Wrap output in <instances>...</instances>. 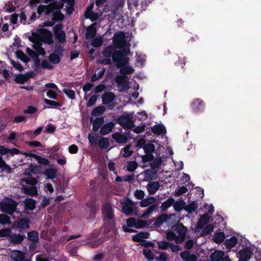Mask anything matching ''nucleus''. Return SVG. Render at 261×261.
Wrapping results in <instances>:
<instances>
[{"label": "nucleus", "instance_id": "4", "mask_svg": "<svg viewBox=\"0 0 261 261\" xmlns=\"http://www.w3.org/2000/svg\"><path fill=\"white\" fill-rule=\"evenodd\" d=\"M17 202L11 198H6L0 202V211L11 215L15 210Z\"/></svg>", "mask_w": 261, "mask_h": 261}, {"label": "nucleus", "instance_id": "52", "mask_svg": "<svg viewBox=\"0 0 261 261\" xmlns=\"http://www.w3.org/2000/svg\"><path fill=\"white\" fill-rule=\"evenodd\" d=\"M143 253L146 258L149 260H152L154 258L153 253L149 248H145L143 249Z\"/></svg>", "mask_w": 261, "mask_h": 261}, {"label": "nucleus", "instance_id": "59", "mask_svg": "<svg viewBox=\"0 0 261 261\" xmlns=\"http://www.w3.org/2000/svg\"><path fill=\"white\" fill-rule=\"evenodd\" d=\"M85 17L87 18H89L92 21L96 20L98 18V14L93 11H91L89 13L85 14Z\"/></svg>", "mask_w": 261, "mask_h": 261}, {"label": "nucleus", "instance_id": "44", "mask_svg": "<svg viewBox=\"0 0 261 261\" xmlns=\"http://www.w3.org/2000/svg\"><path fill=\"white\" fill-rule=\"evenodd\" d=\"M64 52V48L63 46H62L60 44L56 43V48L53 51V54H56V55L60 56V57L63 55V53Z\"/></svg>", "mask_w": 261, "mask_h": 261}, {"label": "nucleus", "instance_id": "18", "mask_svg": "<svg viewBox=\"0 0 261 261\" xmlns=\"http://www.w3.org/2000/svg\"><path fill=\"white\" fill-rule=\"evenodd\" d=\"M115 126V124L113 122L106 123L103 125L100 128V133L102 135H106L112 132Z\"/></svg>", "mask_w": 261, "mask_h": 261}, {"label": "nucleus", "instance_id": "25", "mask_svg": "<svg viewBox=\"0 0 261 261\" xmlns=\"http://www.w3.org/2000/svg\"><path fill=\"white\" fill-rule=\"evenodd\" d=\"M133 206L134 203L132 201H127L123 203L122 207L123 212L127 215H130L133 212Z\"/></svg>", "mask_w": 261, "mask_h": 261}, {"label": "nucleus", "instance_id": "50", "mask_svg": "<svg viewBox=\"0 0 261 261\" xmlns=\"http://www.w3.org/2000/svg\"><path fill=\"white\" fill-rule=\"evenodd\" d=\"M103 43V39L101 37H97L93 39L91 45L94 47H99Z\"/></svg>", "mask_w": 261, "mask_h": 261}, {"label": "nucleus", "instance_id": "11", "mask_svg": "<svg viewBox=\"0 0 261 261\" xmlns=\"http://www.w3.org/2000/svg\"><path fill=\"white\" fill-rule=\"evenodd\" d=\"M113 42L116 47L117 46L119 48L120 46L124 45L126 43L124 33L123 32H120L115 34L113 38Z\"/></svg>", "mask_w": 261, "mask_h": 261}, {"label": "nucleus", "instance_id": "63", "mask_svg": "<svg viewBox=\"0 0 261 261\" xmlns=\"http://www.w3.org/2000/svg\"><path fill=\"white\" fill-rule=\"evenodd\" d=\"M134 195L137 199L141 200L144 198L145 193L142 190H137L134 193Z\"/></svg>", "mask_w": 261, "mask_h": 261}, {"label": "nucleus", "instance_id": "19", "mask_svg": "<svg viewBox=\"0 0 261 261\" xmlns=\"http://www.w3.org/2000/svg\"><path fill=\"white\" fill-rule=\"evenodd\" d=\"M102 102L103 105H109L115 98V94L112 92H105L101 96Z\"/></svg>", "mask_w": 261, "mask_h": 261}, {"label": "nucleus", "instance_id": "5", "mask_svg": "<svg viewBox=\"0 0 261 261\" xmlns=\"http://www.w3.org/2000/svg\"><path fill=\"white\" fill-rule=\"evenodd\" d=\"M117 123L124 129H132L134 126V122L129 115H122L118 117Z\"/></svg>", "mask_w": 261, "mask_h": 261}, {"label": "nucleus", "instance_id": "23", "mask_svg": "<svg viewBox=\"0 0 261 261\" xmlns=\"http://www.w3.org/2000/svg\"><path fill=\"white\" fill-rule=\"evenodd\" d=\"M180 256L184 261H196L197 259L195 254H191L188 251L181 252Z\"/></svg>", "mask_w": 261, "mask_h": 261}, {"label": "nucleus", "instance_id": "29", "mask_svg": "<svg viewBox=\"0 0 261 261\" xmlns=\"http://www.w3.org/2000/svg\"><path fill=\"white\" fill-rule=\"evenodd\" d=\"M31 77V75L28 74H18L16 75L15 81L16 83L23 84L25 82L28 81L29 79Z\"/></svg>", "mask_w": 261, "mask_h": 261}, {"label": "nucleus", "instance_id": "40", "mask_svg": "<svg viewBox=\"0 0 261 261\" xmlns=\"http://www.w3.org/2000/svg\"><path fill=\"white\" fill-rule=\"evenodd\" d=\"M61 57L56 54H51L48 57V60L52 64H59L61 62Z\"/></svg>", "mask_w": 261, "mask_h": 261}, {"label": "nucleus", "instance_id": "45", "mask_svg": "<svg viewBox=\"0 0 261 261\" xmlns=\"http://www.w3.org/2000/svg\"><path fill=\"white\" fill-rule=\"evenodd\" d=\"M149 234L147 232H140L133 236V240L136 242H140L143 239L147 238Z\"/></svg>", "mask_w": 261, "mask_h": 261}, {"label": "nucleus", "instance_id": "14", "mask_svg": "<svg viewBox=\"0 0 261 261\" xmlns=\"http://www.w3.org/2000/svg\"><path fill=\"white\" fill-rule=\"evenodd\" d=\"M90 123L92 124V130L97 132L102 126L104 122V118L102 117H97L95 120L92 117L90 118Z\"/></svg>", "mask_w": 261, "mask_h": 261}, {"label": "nucleus", "instance_id": "15", "mask_svg": "<svg viewBox=\"0 0 261 261\" xmlns=\"http://www.w3.org/2000/svg\"><path fill=\"white\" fill-rule=\"evenodd\" d=\"M96 23H93L86 28L85 38L87 39L93 38L96 34Z\"/></svg>", "mask_w": 261, "mask_h": 261}, {"label": "nucleus", "instance_id": "24", "mask_svg": "<svg viewBox=\"0 0 261 261\" xmlns=\"http://www.w3.org/2000/svg\"><path fill=\"white\" fill-rule=\"evenodd\" d=\"M154 166L150 169H147L145 171L146 178L148 179H153L156 177V171L154 169L155 168L158 167L159 164H153Z\"/></svg>", "mask_w": 261, "mask_h": 261}, {"label": "nucleus", "instance_id": "33", "mask_svg": "<svg viewBox=\"0 0 261 261\" xmlns=\"http://www.w3.org/2000/svg\"><path fill=\"white\" fill-rule=\"evenodd\" d=\"M11 257L15 261H22L24 258V253L20 251L14 250L11 253Z\"/></svg>", "mask_w": 261, "mask_h": 261}, {"label": "nucleus", "instance_id": "10", "mask_svg": "<svg viewBox=\"0 0 261 261\" xmlns=\"http://www.w3.org/2000/svg\"><path fill=\"white\" fill-rule=\"evenodd\" d=\"M115 82L118 86L122 90H127L129 88L128 86V77L127 75H118L115 77Z\"/></svg>", "mask_w": 261, "mask_h": 261}, {"label": "nucleus", "instance_id": "62", "mask_svg": "<svg viewBox=\"0 0 261 261\" xmlns=\"http://www.w3.org/2000/svg\"><path fill=\"white\" fill-rule=\"evenodd\" d=\"M97 138L98 136L96 135H92V134L88 135L89 141L91 145L96 144L97 143Z\"/></svg>", "mask_w": 261, "mask_h": 261}, {"label": "nucleus", "instance_id": "20", "mask_svg": "<svg viewBox=\"0 0 261 261\" xmlns=\"http://www.w3.org/2000/svg\"><path fill=\"white\" fill-rule=\"evenodd\" d=\"M151 131L157 135H165L166 133V127L161 124H155L151 127Z\"/></svg>", "mask_w": 261, "mask_h": 261}, {"label": "nucleus", "instance_id": "37", "mask_svg": "<svg viewBox=\"0 0 261 261\" xmlns=\"http://www.w3.org/2000/svg\"><path fill=\"white\" fill-rule=\"evenodd\" d=\"M132 147V145H127L125 147L122 148L121 151V153L122 152V156L124 158H128L132 155L133 153V151L130 150Z\"/></svg>", "mask_w": 261, "mask_h": 261}, {"label": "nucleus", "instance_id": "2", "mask_svg": "<svg viewBox=\"0 0 261 261\" xmlns=\"http://www.w3.org/2000/svg\"><path fill=\"white\" fill-rule=\"evenodd\" d=\"M62 2H55L50 5H40L37 8V13L40 15L43 13L46 16H52L51 20L54 22L62 21L64 15L61 10L63 8Z\"/></svg>", "mask_w": 261, "mask_h": 261}, {"label": "nucleus", "instance_id": "21", "mask_svg": "<svg viewBox=\"0 0 261 261\" xmlns=\"http://www.w3.org/2000/svg\"><path fill=\"white\" fill-rule=\"evenodd\" d=\"M113 139L117 143L124 144L126 143L127 138L125 135L119 132L115 133L112 135Z\"/></svg>", "mask_w": 261, "mask_h": 261}, {"label": "nucleus", "instance_id": "34", "mask_svg": "<svg viewBox=\"0 0 261 261\" xmlns=\"http://www.w3.org/2000/svg\"><path fill=\"white\" fill-rule=\"evenodd\" d=\"M30 220L28 218H23L17 223V226L20 229H28L29 228Z\"/></svg>", "mask_w": 261, "mask_h": 261}, {"label": "nucleus", "instance_id": "61", "mask_svg": "<svg viewBox=\"0 0 261 261\" xmlns=\"http://www.w3.org/2000/svg\"><path fill=\"white\" fill-rule=\"evenodd\" d=\"M154 159V156L152 154L146 153L145 155L142 156V162L145 163L147 162H150L153 161Z\"/></svg>", "mask_w": 261, "mask_h": 261}, {"label": "nucleus", "instance_id": "16", "mask_svg": "<svg viewBox=\"0 0 261 261\" xmlns=\"http://www.w3.org/2000/svg\"><path fill=\"white\" fill-rule=\"evenodd\" d=\"M26 157H31L34 158L37 163H50L49 160L45 158H43L41 156L30 152H23L22 153Z\"/></svg>", "mask_w": 261, "mask_h": 261}, {"label": "nucleus", "instance_id": "49", "mask_svg": "<svg viewBox=\"0 0 261 261\" xmlns=\"http://www.w3.org/2000/svg\"><path fill=\"white\" fill-rule=\"evenodd\" d=\"M175 215H171L169 217L166 214L161 215L158 219V223L159 224L162 223L165 221H168L173 218H175Z\"/></svg>", "mask_w": 261, "mask_h": 261}, {"label": "nucleus", "instance_id": "9", "mask_svg": "<svg viewBox=\"0 0 261 261\" xmlns=\"http://www.w3.org/2000/svg\"><path fill=\"white\" fill-rule=\"evenodd\" d=\"M103 220L105 221L112 220L114 218V212L112 205L109 203L103 205L102 210Z\"/></svg>", "mask_w": 261, "mask_h": 261}, {"label": "nucleus", "instance_id": "48", "mask_svg": "<svg viewBox=\"0 0 261 261\" xmlns=\"http://www.w3.org/2000/svg\"><path fill=\"white\" fill-rule=\"evenodd\" d=\"M143 149L145 153L152 154L155 150V146L151 143L146 144L143 146Z\"/></svg>", "mask_w": 261, "mask_h": 261}, {"label": "nucleus", "instance_id": "51", "mask_svg": "<svg viewBox=\"0 0 261 261\" xmlns=\"http://www.w3.org/2000/svg\"><path fill=\"white\" fill-rule=\"evenodd\" d=\"M99 145L102 149H107L110 145L108 138H102L99 141Z\"/></svg>", "mask_w": 261, "mask_h": 261}, {"label": "nucleus", "instance_id": "60", "mask_svg": "<svg viewBox=\"0 0 261 261\" xmlns=\"http://www.w3.org/2000/svg\"><path fill=\"white\" fill-rule=\"evenodd\" d=\"M38 109L36 107L32 106H30L28 107V108L23 111L24 114H35Z\"/></svg>", "mask_w": 261, "mask_h": 261}, {"label": "nucleus", "instance_id": "56", "mask_svg": "<svg viewBox=\"0 0 261 261\" xmlns=\"http://www.w3.org/2000/svg\"><path fill=\"white\" fill-rule=\"evenodd\" d=\"M28 239L33 242H37L38 240V233L35 231H33L28 233Z\"/></svg>", "mask_w": 261, "mask_h": 261}, {"label": "nucleus", "instance_id": "26", "mask_svg": "<svg viewBox=\"0 0 261 261\" xmlns=\"http://www.w3.org/2000/svg\"><path fill=\"white\" fill-rule=\"evenodd\" d=\"M47 179H54L57 177V170L54 168H48L46 169L43 172Z\"/></svg>", "mask_w": 261, "mask_h": 261}, {"label": "nucleus", "instance_id": "7", "mask_svg": "<svg viewBox=\"0 0 261 261\" xmlns=\"http://www.w3.org/2000/svg\"><path fill=\"white\" fill-rule=\"evenodd\" d=\"M190 107L193 113L198 114L204 111L205 103L204 101L200 98H195L191 102Z\"/></svg>", "mask_w": 261, "mask_h": 261}, {"label": "nucleus", "instance_id": "17", "mask_svg": "<svg viewBox=\"0 0 261 261\" xmlns=\"http://www.w3.org/2000/svg\"><path fill=\"white\" fill-rule=\"evenodd\" d=\"M252 252L249 248H245L239 252V255L241 261H248L251 256Z\"/></svg>", "mask_w": 261, "mask_h": 261}, {"label": "nucleus", "instance_id": "31", "mask_svg": "<svg viewBox=\"0 0 261 261\" xmlns=\"http://www.w3.org/2000/svg\"><path fill=\"white\" fill-rule=\"evenodd\" d=\"M106 111L105 107L102 106L97 107L94 108L91 112V115L92 116L96 117L101 115L104 113Z\"/></svg>", "mask_w": 261, "mask_h": 261}, {"label": "nucleus", "instance_id": "43", "mask_svg": "<svg viewBox=\"0 0 261 261\" xmlns=\"http://www.w3.org/2000/svg\"><path fill=\"white\" fill-rule=\"evenodd\" d=\"M185 202L182 200H179L173 203V206L176 211L179 212L183 209L185 207Z\"/></svg>", "mask_w": 261, "mask_h": 261}, {"label": "nucleus", "instance_id": "12", "mask_svg": "<svg viewBox=\"0 0 261 261\" xmlns=\"http://www.w3.org/2000/svg\"><path fill=\"white\" fill-rule=\"evenodd\" d=\"M175 231L178 236L177 242H182L184 241L186 234L187 232V228L182 224L179 223L177 225Z\"/></svg>", "mask_w": 261, "mask_h": 261}, {"label": "nucleus", "instance_id": "27", "mask_svg": "<svg viewBox=\"0 0 261 261\" xmlns=\"http://www.w3.org/2000/svg\"><path fill=\"white\" fill-rule=\"evenodd\" d=\"M157 205L156 204H152L149 206L145 211L140 216V218L142 219H146L153 213V212L156 209Z\"/></svg>", "mask_w": 261, "mask_h": 261}, {"label": "nucleus", "instance_id": "28", "mask_svg": "<svg viewBox=\"0 0 261 261\" xmlns=\"http://www.w3.org/2000/svg\"><path fill=\"white\" fill-rule=\"evenodd\" d=\"M155 201V199L153 197H149L142 199L140 202V205L142 207L150 206V205L154 204L153 203Z\"/></svg>", "mask_w": 261, "mask_h": 261}, {"label": "nucleus", "instance_id": "64", "mask_svg": "<svg viewBox=\"0 0 261 261\" xmlns=\"http://www.w3.org/2000/svg\"><path fill=\"white\" fill-rule=\"evenodd\" d=\"M12 231L11 229H3L0 230V237H9L11 235Z\"/></svg>", "mask_w": 261, "mask_h": 261}, {"label": "nucleus", "instance_id": "57", "mask_svg": "<svg viewBox=\"0 0 261 261\" xmlns=\"http://www.w3.org/2000/svg\"><path fill=\"white\" fill-rule=\"evenodd\" d=\"M170 243L165 241H159L158 245L159 249L162 250H166L169 247Z\"/></svg>", "mask_w": 261, "mask_h": 261}, {"label": "nucleus", "instance_id": "36", "mask_svg": "<svg viewBox=\"0 0 261 261\" xmlns=\"http://www.w3.org/2000/svg\"><path fill=\"white\" fill-rule=\"evenodd\" d=\"M238 239L236 237H232L229 239L226 240L225 242V245L226 248L230 249L235 246L237 244Z\"/></svg>", "mask_w": 261, "mask_h": 261}, {"label": "nucleus", "instance_id": "46", "mask_svg": "<svg viewBox=\"0 0 261 261\" xmlns=\"http://www.w3.org/2000/svg\"><path fill=\"white\" fill-rule=\"evenodd\" d=\"M43 101L45 104L50 106L51 108H56L62 106V103L59 101L51 100L46 98H44Z\"/></svg>", "mask_w": 261, "mask_h": 261}, {"label": "nucleus", "instance_id": "13", "mask_svg": "<svg viewBox=\"0 0 261 261\" xmlns=\"http://www.w3.org/2000/svg\"><path fill=\"white\" fill-rule=\"evenodd\" d=\"M41 38L45 43L51 45L54 43L51 32L46 29L43 30L41 33Z\"/></svg>", "mask_w": 261, "mask_h": 261}, {"label": "nucleus", "instance_id": "1", "mask_svg": "<svg viewBox=\"0 0 261 261\" xmlns=\"http://www.w3.org/2000/svg\"><path fill=\"white\" fill-rule=\"evenodd\" d=\"M130 53L129 48L117 50L115 46L109 45L102 51V55L106 58L99 59L96 62L104 65H111L112 63L110 57H112V61L116 63V67L117 68L121 67L128 63L129 58L126 56L129 55Z\"/></svg>", "mask_w": 261, "mask_h": 261}, {"label": "nucleus", "instance_id": "3", "mask_svg": "<svg viewBox=\"0 0 261 261\" xmlns=\"http://www.w3.org/2000/svg\"><path fill=\"white\" fill-rule=\"evenodd\" d=\"M23 182L29 185V186L27 187H23L24 193L31 196H35L37 194L38 191L36 187L35 186L37 183V180L35 178L31 177H28L25 179L21 178V182L22 186Z\"/></svg>", "mask_w": 261, "mask_h": 261}, {"label": "nucleus", "instance_id": "22", "mask_svg": "<svg viewBox=\"0 0 261 261\" xmlns=\"http://www.w3.org/2000/svg\"><path fill=\"white\" fill-rule=\"evenodd\" d=\"M160 185L158 182H149L146 186L147 190L149 194L152 195L159 189Z\"/></svg>", "mask_w": 261, "mask_h": 261}, {"label": "nucleus", "instance_id": "6", "mask_svg": "<svg viewBox=\"0 0 261 261\" xmlns=\"http://www.w3.org/2000/svg\"><path fill=\"white\" fill-rule=\"evenodd\" d=\"M127 226H123V228L125 231L130 232L132 229L129 227H135L140 228L145 227L147 223L146 222L141 220H136L134 218H131L126 220Z\"/></svg>", "mask_w": 261, "mask_h": 261}, {"label": "nucleus", "instance_id": "30", "mask_svg": "<svg viewBox=\"0 0 261 261\" xmlns=\"http://www.w3.org/2000/svg\"><path fill=\"white\" fill-rule=\"evenodd\" d=\"M24 208L28 210H33L36 206V202L32 198H27L24 201Z\"/></svg>", "mask_w": 261, "mask_h": 261}, {"label": "nucleus", "instance_id": "54", "mask_svg": "<svg viewBox=\"0 0 261 261\" xmlns=\"http://www.w3.org/2000/svg\"><path fill=\"white\" fill-rule=\"evenodd\" d=\"M166 238L168 240L175 241V242L179 243L177 242L178 236L176 233L172 231H169L167 233Z\"/></svg>", "mask_w": 261, "mask_h": 261}, {"label": "nucleus", "instance_id": "32", "mask_svg": "<svg viewBox=\"0 0 261 261\" xmlns=\"http://www.w3.org/2000/svg\"><path fill=\"white\" fill-rule=\"evenodd\" d=\"M224 252L222 251H216L210 256L211 261H220L224 256Z\"/></svg>", "mask_w": 261, "mask_h": 261}, {"label": "nucleus", "instance_id": "53", "mask_svg": "<svg viewBox=\"0 0 261 261\" xmlns=\"http://www.w3.org/2000/svg\"><path fill=\"white\" fill-rule=\"evenodd\" d=\"M31 172L33 174H39L41 172V167L40 164L35 165L34 166L33 164H31L30 166Z\"/></svg>", "mask_w": 261, "mask_h": 261}, {"label": "nucleus", "instance_id": "8", "mask_svg": "<svg viewBox=\"0 0 261 261\" xmlns=\"http://www.w3.org/2000/svg\"><path fill=\"white\" fill-rule=\"evenodd\" d=\"M63 25L62 23L55 25L54 27V33L55 38L60 43H63L66 41V34L62 30Z\"/></svg>", "mask_w": 261, "mask_h": 261}, {"label": "nucleus", "instance_id": "38", "mask_svg": "<svg viewBox=\"0 0 261 261\" xmlns=\"http://www.w3.org/2000/svg\"><path fill=\"white\" fill-rule=\"evenodd\" d=\"M210 219V217L208 215H203L200 219H199L198 224H197V228L200 229L203 227L204 225L206 224L207 222H208V220Z\"/></svg>", "mask_w": 261, "mask_h": 261}, {"label": "nucleus", "instance_id": "55", "mask_svg": "<svg viewBox=\"0 0 261 261\" xmlns=\"http://www.w3.org/2000/svg\"><path fill=\"white\" fill-rule=\"evenodd\" d=\"M63 91L68 98L71 99H75V92L73 90L71 89H64Z\"/></svg>", "mask_w": 261, "mask_h": 261}, {"label": "nucleus", "instance_id": "42", "mask_svg": "<svg viewBox=\"0 0 261 261\" xmlns=\"http://www.w3.org/2000/svg\"><path fill=\"white\" fill-rule=\"evenodd\" d=\"M16 55L18 59L25 63H27L30 61V59L22 51L20 50L16 51Z\"/></svg>", "mask_w": 261, "mask_h": 261}, {"label": "nucleus", "instance_id": "58", "mask_svg": "<svg viewBox=\"0 0 261 261\" xmlns=\"http://www.w3.org/2000/svg\"><path fill=\"white\" fill-rule=\"evenodd\" d=\"M187 191V188L185 186H182L175 191L174 195V196L178 197L182 194L185 193Z\"/></svg>", "mask_w": 261, "mask_h": 261}, {"label": "nucleus", "instance_id": "47", "mask_svg": "<svg viewBox=\"0 0 261 261\" xmlns=\"http://www.w3.org/2000/svg\"><path fill=\"white\" fill-rule=\"evenodd\" d=\"M174 202V199L172 198L168 199L166 201H164L161 205V208L165 211L173 205Z\"/></svg>", "mask_w": 261, "mask_h": 261}, {"label": "nucleus", "instance_id": "35", "mask_svg": "<svg viewBox=\"0 0 261 261\" xmlns=\"http://www.w3.org/2000/svg\"><path fill=\"white\" fill-rule=\"evenodd\" d=\"M225 238V234L222 232H219L215 233L213 240L216 243H220L224 240Z\"/></svg>", "mask_w": 261, "mask_h": 261}, {"label": "nucleus", "instance_id": "41", "mask_svg": "<svg viewBox=\"0 0 261 261\" xmlns=\"http://www.w3.org/2000/svg\"><path fill=\"white\" fill-rule=\"evenodd\" d=\"M0 224L3 225L11 224L10 218L3 214H0Z\"/></svg>", "mask_w": 261, "mask_h": 261}, {"label": "nucleus", "instance_id": "39", "mask_svg": "<svg viewBox=\"0 0 261 261\" xmlns=\"http://www.w3.org/2000/svg\"><path fill=\"white\" fill-rule=\"evenodd\" d=\"M125 65L122 66L120 69V73L122 74L126 75L127 74H130L134 72V69L130 66H125Z\"/></svg>", "mask_w": 261, "mask_h": 261}]
</instances>
